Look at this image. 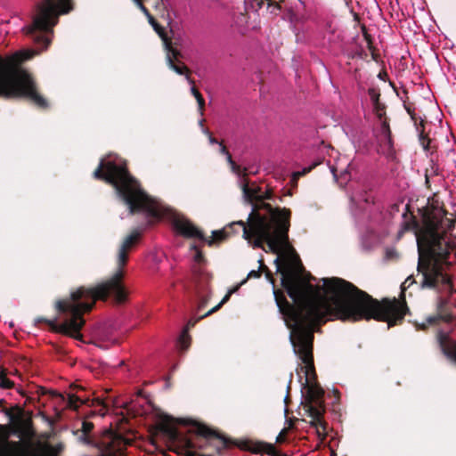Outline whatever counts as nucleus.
Segmentation results:
<instances>
[{
  "instance_id": "nucleus-22",
  "label": "nucleus",
  "mask_w": 456,
  "mask_h": 456,
  "mask_svg": "<svg viewBox=\"0 0 456 456\" xmlns=\"http://www.w3.org/2000/svg\"><path fill=\"white\" fill-rule=\"evenodd\" d=\"M191 91L198 102L199 110H200V114L202 115V110H203V106H204V99H203L202 95L196 90V88L194 86H191Z\"/></svg>"
},
{
  "instance_id": "nucleus-36",
  "label": "nucleus",
  "mask_w": 456,
  "mask_h": 456,
  "mask_svg": "<svg viewBox=\"0 0 456 456\" xmlns=\"http://www.w3.org/2000/svg\"><path fill=\"white\" fill-rule=\"evenodd\" d=\"M296 371L297 372L298 376H300L298 368L296 369Z\"/></svg>"
},
{
  "instance_id": "nucleus-5",
  "label": "nucleus",
  "mask_w": 456,
  "mask_h": 456,
  "mask_svg": "<svg viewBox=\"0 0 456 456\" xmlns=\"http://www.w3.org/2000/svg\"><path fill=\"white\" fill-rule=\"evenodd\" d=\"M142 12L148 17L149 22L154 29L162 37L167 48V61L170 69L179 75L187 71V68L178 61V53L172 49L166 38L160 33V27L156 23L149 11L142 4L141 0H134ZM71 10L69 0H42L38 3L31 15V23L23 27V33L30 37L33 42L42 46L40 50H45L51 43L53 28L58 23L61 14L68 13Z\"/></svg>"
},
{
  "instance_id": "nucleus-19",
  "label": "nucleus",
  "mask_w": 456,
  "mask_h": 456,
  "mask_svg": "<svg viewBox=\"0 0 456 456\" xmlns=\"http://www.w3.org/2000/svg\"><path fill=\"white\" fill-rule=\"evenodd\" d=\"M377 141H381L382 138L391 136V131L388 123L384 119L381 120L380 127L375 134Z\"/></svg>"
},
{
  "instance_id": "nucleus-14",
  "label": "nucleus",
  "mask_w": 456,
  "mask_h": 456,
  "mask_svg": "<svg viewBox=\"0 0 456 456\" xmlns=\"http://www.w3.org/2000/svg\"><path fill=\"white\" fill-rule=\"evenodd\" d=\"M58 398L65 403L66 407L71 408L74 410L77 409V407L80 404H83L86 403V400L83 399L80 395H77L74 394H68L67 396H64L62 395H58Z\"/></svg>"
},
{
  "instance_id": "nucleus-21",
  "label": "nucleus",
  "mask_w": 456,
  "mask_h": 456,
  "mask_svg": "<svg viewBox=\"0 0 456 456\" xmlns=\"http://www.w3.org/2000/svg\"><path fill=\"white\" fill-rule=\"evenodd\" d=\"M14 387V381L11 380L4 370H0V387L9 389Z\"/></svg>"
},
{
  "instance_id": "nucleus-31",
  "label": "nucleus",
  "mask_w": 456,
  "mask_h": 456,
  "mask_svg": "<svg viewBox=\"0 0 456 456\" xmlns=\"http://www.w3.org/2000/svg\"><path fill=\"white\" fill-rule=\"evenodd\" d=\"M105 413H106L105 406H102V410H100V414H101L102 416H104V415H105Z\"/></svg>"
},
{
  "instance_id": "nucleus-18",
  "label": "nucleus",
  "mask_w": 456,
  "mask_h": 456,
  "mask_svg": "<svg viewBox=\"0 0 456 456\" xmlns=\"http://www.w3.org/2000/svg\"><path fill=\"white\" fill-rule=\"evenodd\" d=\"M196 434L200 436H203L205 438H212V437H216V438H219L224 444H225V440L224 437L222 436H219L218 435L216 434V432L212 431L211 429H209L208 428L205 427V426H202V425H199L196 427Z\"/></svg>"
},
{
  "instance_id": "nucleus-3",
  "label": "nucleus",
  "mask_w": 456,
  "mask_h": 456,
  "mask_svg": "<svg viewBox=\"0 0 456 456\" xmlns=\"http://www.w3.org/2000/svg\"><path fill=\"white\" fill-rule=\"evenodd\" d=\"M424 233L415 232L419 252L418 273L421 288L453 294L449 273L451 246L446 232L454 226L448 217L428 220Z\"/></svg>"
},
{
  "instance_id": "nucleus-29",
  "label": "nucleus",
  "mask_w": 456,
  "mask_h": 456,
  "mask_svg": "<svg viewBox=\"0 0 456 456\" xmlns=\"http://www.w3.org/2000/svg\"><path fill=\"white\" fill-rule=\"evenodd\" d=\"M284 431H285V430H282V431L279 434V436H277V438H276V442H278V443H281V442H283V433H284Z\"/></svg>"
},
{
  "instance_id": "nucleus-17",
  "label": "nucleus",
  "mask_w": 456,
  "mask_h": 456,
  "mask_svg": "<svg viewBox=\"0 0 456 456\" xmlns=\"http://www.w3.org/2000/svg\"><path fill=\"white\" fill-rule=\"evenodd\" d=\"M379 144L378 152L387 157L393 155V142L391 136H387L381 139V141H377Z\"/></svg>"
},
{
  "instance_id": "nucleus-25",
  "label": "nucleus",
  "mask_w": 456,
  "mask_h": 456,
  "mask_svg": "<svg viewBox=\"0 0 456 456\" xmlns=\"http://www.w3.org/2000/svg\"><path fill=\"white\" fill-rule=\"evenodd\" d=\"M312 168H313V167H305L301 171L295 172L293 174V175H294V177H298V176L303 175L306 174L307 172L311 171Z\"/></svg>"
},
{
  "instance_id": "nucleus-27",
  "label": "nucleus",
  "mask_w": 456,
  "mask_h": 456,
  "mask_svg": "<svg viewBox=\"0 0 456 456\" xmlns=\"http://www.w3.org/2000/svg\"><path fill=\"white\" fill-rule=\"evenodd\" d=\"M203 132H204L206 134H208V140H209V142H210L211 144L218 143V142L216 141V139H215V138L211 135V134L209 133V131H208V130L204 129V130H203Z\"/></svg>"
},
{
  "instance_id": "nucleus-9",
  "label": "nucleus",
  "mask_w": 456,
  "mask_h": 456,
  "mask_svg": "<svg viewBox=\"0 0 456 456\" xmlns=\"http://www.w3.org/2000/svg\"><path fill=\"white\" fill-rule=\"evenodd\" d=\"M437 341L444 355L456 363V340L452 339L448 332L440 330Z\"/></svg>"
},
{
  "instance_id": "nucleus-26",
  "label": "nucleus",
  "mask_w": 456,
  "mask_h": 456,
  "mask_svg": "<svg viewBox=\"0 0 456 456\" xmlns=\"http://www.w3.org/2000/svg\"><path fill=\"white\" fill-rule=\"evenodd\" d=\"M166 432L169 435L172 439H176L177 432L172 428H166Z\"/></svg>"
},
{
  "instance_id": "nucleus-6",
  "label": "nucleus",
  "mask_w": 456,
  "mask_h": 456,
  "mask_svg": "<svg viewBox=\"0 0 456 456\" xmlns=\"http://www.w3.org/2000/svg\"><path fill=\"white\" fill-rule=\"evenodd\" d=\"M101 451V456L121 455L131 439L125 438L112 430H105L100 440L96 443Z\"/></svg>"
},
{
  "instance_id": "nucleus-28",
  "label": "nucleus",
  "mask_w": 456,
  "mask_h": 456,
  "mask_svg": "<svg viewBox=\"0 0 456 456\" xmlns=\"http://www.w3.org/2000/svg\"><path fill=\"white\" fill-rule=\"evenodd\" d=\"M185 445L189 448V449H194L195 448V445L193 444V442L191 440H185Z\"/></svg>"
},
{
  "instance_id": "nucleus-30",
  "label": "nucleus",
  "mask_w": 456,
  "mask_h": 456,
  "mask_svg": "<svg viewBox=\"0 0 456 456\" xmlns=\"http://www.w3.org/2000/svg\"><path fill=\"white\" fill-rule=\"evenodd\" d=\"M414 281H411V276L408 277L405 281L403 282V286H410L411 284H412Z\"/></svg>"
},
{
  "instance_id": "nucleus-24",
  "label": "nucleus",
  "mask_w": 456,
  "mask_h": 456,
  "mask_svg": "<svg viewBox=\"0 0 456 456\" xmlns=\"http://www.w3.org/2000/svg\"><path fill=\"white\" fill-rule=\"evenodd\" d=\"M212 234H213V238L211 240H208V243L210 246L213 244L214 240H221L224 239V237L226 235V233L224 230L214 231L212 232Z\"/></svg>"
},
{
  "instance_id": "nucleus-33",
  "label": "nucleus",
  "mask_w": 456,
  "mask_h": 456,
  "mask_svg": "<svg viewBox=\"0 0 456 456\" xmlns=\"http://www.w3.org/2000/svg\"><path fill=\"white\" fill-rule=\"evenodd\" d=\"M408 229H410V224H406L403 230H408Z\"/></svg>"
},
{
  "instance_id": "nucleus-15",
  "label": "nucleus",
  "mask_w": 456,
  "mask_h": 456,
  "mask_svg": "<svg viewBox=\"0 0 456 456\" xmlns=\"http://www.w3.org/2000/svg\"><path fill=\"white\" fill-rule=\"evenodd\" d=\"M200 316L198 317L197 319H191L188 323H187V327L186 329H184L182 332V334L180 335L179 337V339H178V346L179 347L182 349V350H185L188 348L189 346V341H190V337L188 335V329L190 327H192L195 325V323L200 320Z\"/></svg>"
},
{
  "instance_id": "nucleus-20",
  "label": "nucleus",
  "mask_w": 456,
  "mask_h": 456,
  "mask_svg": "<svg viewBox=\"0 0 456 456\" xmlns=\"http://www.w3.org/2000/svg\"><path fill=\"white\" fill-rule=\"evenodd\" d=\"M254 451L259 453H266L270 456H273L275 453V448L273 445L264 443L256 444Z\"/></svg>"
},
{
  "instance_id": "nucleus-1",
  "label": "nucleus",
  "mask_w": 456,
  "mask_h": 456,
  "mask_svg": "<svg viewBox=\"0 0 456 456\" xmlns=\"http://www.w3.org/2000/svg\"><path fill=\"white\" fill-rule=\"evenodd\" d=\"M289 214H249L248 225L242 221L233 223L241 227L243 238L253 248H262L267 242L270 251L277 254L274 260L277 272L281 275V284L287 289L294 305L280 298L273 291L279 312L290 330L289 341L294 354L300 361V371L305 374L304 388L306 389L305 408L312 418L319 436H326V424L321 419L323 412V390L311 384L314 377L313 341L315 326L338 319L358 322L374 319L385 322L388 328L401 322L407 306L396 299L379 302L353 284L338 279H322V284L314 286L297 277L288 263H281L280 252L288 246Z\"/></svg>"
},
{
  "instance_id": "nucleus-2",
  "label": "nucleus",
  "mask_w": 456,
  "mask_h": 456,
  "mask_svg": "<svg viewBox=\"0 0 456 456\" xmlns=\"http://www.w3.org/2000/svg\"><path fill=\"white\" fill-rule=\"evenodd\" d=\"M140 236L141 232L135 230L125 238L118 251V270L109 281L95 288H79L71 292L69 298L56 303L59 312L64 314L63 321L55 325V330L58 332L79 338L81 337L80 330L85 323L83 314L92 309L97 299H105L109 294L112 293L118 303L125 301L126 296L121 284L122 268L126 263L129 251Z\"/></svg>"
},
{
  "instance_id": "nucleus-7",
  "label": "nucleus",
  "mask_w": 456,
  "mask_h": 456,
  "mask_svg": "<svg viewBox=\"0 0 456 456\" xmlns=\"http://www.w3.org/2000/svg\"><path fill=\"white\" fill-rule=\"evenodd\" d=\"M191 249L194 251V265L192 266V272L197 278V293L200 299L198 310H200L205 306L209 298V293L207 288L204 287L203 282L209 281L211 277L207 272L201 270L200 265L204 262V257L200 250L198 248V246L196 244H191Z\"/></svg>"
},
{
  "instance_id": "nucleus-11",
  "label": "nucleus",
  "mask_w": 456,
  "mask_h": 456,
  "mask_svg": "<svg viewBox=\"0 0 456 456\" xmlns=\"http://www.w3.org/2000/svg\"><path fill=\"white\" fill-rule=\"evenodd\" d=\"M372 195L367 191L354 192L350 196L352 210H365L372 203Z\"/></svg>"
},
{
  "instance_id": "nucleus-16",
  "label": "nucleus",
  "mask_w": 456,
  "mask_h": 456,
  "mask_svg": "<svg viewBox=\"0 0 456 456\" xmlns=\"http://www.w3.org/2000/svg\"><path fill=\"white\" fill-rule=\"evenodd\" d=\"M247 279H244L243 281H241V282L240 284H238L237 286H235L234 288L228 290L227 294L223 297V299L221 300V302L216 305L215 307H213L212 309H210L208 313H206L205 314L201 315L200 318H204V317H207L210 314H212L213 313L216 312L224 304H225L229 299H230V297L233 294V293H236L238 291V289H240V287L241 285H243L245 282H246Z\"/></svg>"
},
{
  "instance_id": "nucleus-32",
  "label": "nucleus",
  "mask_w": 456,
  "mask_h": 456,
  "mask_svg": "<svg viewBox=\"0 0 456 456\" xmlns=\"http://www.w3.org/2000/svg\"><path fill=\"white\" fill-rule=\"evenodd\" d=\"M186 79L188 80V82H189L190 84H192V83H193V82L190 79V77H189V76H188V75H186Z\"/></svg>"
},
{
  "instance_id": "nucleus-23",
  "label": "nucleus",
  "mask_w": 456,
  "mask_h": 456,
  "mask_svg": "<svg viewBox=\"0 0 456 456\" xmlns=\"http://www.w3.org/2000/svg\"><path fill=\"white\" fill-rule=\"evenodd\" d=\"M259 264H260V266H259V269L258 270H252L250 271L248 273V277L247 279H250V278H259L260 277V273H261V270L262 269H267L266 266L264 265L263 263V260L262 259H259L258 260Z\"/></svg>"
},
{
  "instance_id": "nucleus-8",
  "label": "nucleus",
  "mask_w": 456,
  "mask_h": 456,
  "mask_svg": "<svg viewBox=\"0 0 456 456\" xmlns=\"http://www.w3.org/2000/svg\"><path fill=\"white\" fill-rule=\"evenodd\" d=\"M174 229L186 238H198L205 241L203 234L188 219L180 215H172Z\"/></svg>"
},
{
  "instance_id": "nucleus-10",
  "label": "nucleus",
  "mask_w": 456,
  "mask_h": 456,
  "mask_svg": "<svg viewBox=\"0 0 456 456\" xmlns=\"http://www.w3.org/2000/svg\"><path fill=\"white\" fill-rule=\"evenodd\" d=\"M352 164L346 159L343 161L339 159L336 165L330 167V172L332 173L335 180L339 183L340 185L346 184L351 177Z\"/></svg>"
},
{
  "instance_id": "nucleus-4",
  "label": "nucleus",
  "mask_w": 456,
  "mask_h": 456,
  "mask_svg": "<svg viewBox=\"0 0 456 456\" xmlns=\"http://www.w3.org/2000/svg\"><path fill=\"white\" fill-rule=\"evenodd\" d=\"M94 176L114 186L118 197L127 205L129 215L140 212L157 220L171 215L169 209L141 189L138 182L127 172L126 161L118 156L109 155L102 159Z\"/></svg>"
},
{
  "instance_id": "nucleus-35",
  "label": "nucleus",
  "mask_w": 456,
  "mask_h": 456,
  "mask_svg": "<svg viewBox=\"0 0 456 456\" xmlns=\"http://www.w3.org/2000/svg\"><path fill=\"white\" fill-rule=\"evenodd\" d=\"M266 277H267L268 279H270V273H269V272H267V273H266Z\"/></svg>"
},
{
  "instance_id": "nucleus-13",
  "label": "nucleus",
  "mask_w": 456,
  "mask_h": 456,
  "mask_svg": "<svg viewBox=\"0 0 456 456\" xmlns=\"http://www.w3.org/2000/svg\"><path fill=\"white\" fill-rule=\"evenodd\" d=\"M93 428L94 425L91 422L83 420L81 422V428L77 431V434L81 432L77 436L78 440L86 444H93L94 442V437L91 435Z\"/></svg>"
},
{
  "instance_id": "nucleus-34",
  "label": "nucleus",
  "mask_w": 456,
  "mask_h": 456,
  "mask_svg": "<svg viewBox=\"0 0 456 456\" xmlns=\"http://www.w3.org/2000/svg\"><path fill=\"white\" fill-rule=\"evenodd\" d=\"M299 378H300V383H302V386L304 387V383H305V381L303 382V380H301V379H302V377H301V376H299Z\"/></svg>"
},
{
  "instance_id": "nucleus-37",
  "label": "nucleus",
  "mask_w": 456,
  "mask_h": 456,
  "mask_svg": "<svg viewBox=\"0 0 456 456\" xmlns=\"http://www.w3.org/2000/svg\"><path fill=\"white\" fill-rule=\"evenodd\" d=\"M291 378H292V374L290 375V379L289 380V384L291 383Z\"/></svg>"
},
{
  "instance_id": "nucleus-12",
  "label": "nucleus",
  "mask_w": 456,
  "mask_h": 456,
  "mask_svg": "<svg viewBox=\"0 0 456 456\" xmlns=\"http://www.w3.org/2000/svg\"><path fill=\"white\" fill-rule=\"evenodd\" d=\"M445 304V302L444 300H440L439 304H438V310H439V314L437 315H432V316H428L427 319H426V322H421V323H419L417 322L416 323V327L417 329L419 330H424L426 329L427 326H429V325H436L438 323V322L441 320V319H444V321L448 322L449 321V318L450 316L449 315H445L443 313V308H444V305Z\"/></svg>"
}]
</instances>
